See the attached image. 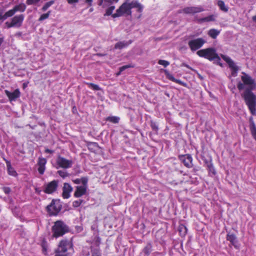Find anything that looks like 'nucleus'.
I'll return each mask as SVG.
<instances>
[{
	"mask_svg": "<svg viewBox=\"0 0 256 256\" xmlns=\"http://www.w3.org/2000/svg\"><path fill=\"white\" fill-rule=\"evenodd\" d=\"M196 54L199 56L204 58L210 61L216 60L220 62V57L218 56L216 52V50L214 48H209L200 50H198Z\"/></svg>",
	"mask_w": 256,
	"mask_h": 256,
	"instance_id": "obj_3",
	"label": "nucleus"
},
{
	"mask_svg": "<svg viewBox=\"0 0 256 256\" xmlns=\"http://www.w3.org/2000/svg\"><path fill=\"white\" fill-rule=\"evenodd\" d=\"M250 130L251 134L253 138L256 140V126L252 120V118H250Z\"/></svg>",
	"mask_w": 256,
	"mask_h": 256,
	"instance_id": "obj_22",
	"label": "nucleus"
},
{
	"mask_svg": "<svg viewBox=\"0 0 256 256\" xmlns=\"http://www.w3.org/2000/svg\"><path fill=\"white\" fill-rule=\"evenodd\" d=\"M132 42V40H130L128 41H122L119 42L116 44L114 46L115 49H119L121 50L124 48L127 47L130 44H131Z\"/></svg>",
	"mask_w": 256,
	"mask_h": 256,
	"instance_id": "obj_19",
	"label": "nucleus"
},
{
	"mask_svg": "<svg viewBox=\"0 0 256 256\" xmlns=\"http://www.w3.org/2000/svg\"><path fill=\"white\" fill-rule=\"evenodd\" d=\"M105 2L112 4V0H104Z\"/></svg>",
	"mask_w": 256,
	"mask_h": 256,
	"instance_id": "obj_55",
	"label": "nucleus"
},
{
	"mask_svg": "<svg viewBox=\"0 0 256 256\" xmlns=\"http://www.w3.org/2000/svg\"><path fill=\"white\" fill-rule=\"evenodd\" d=\"M184 228L185 230H186V227H184V226H180V229H181V228Z\"/></svg>",
	"mask_w": 256,
	"mask_h": 256,
	"instance_id": "obj_57",
	"label": "nucleus"
},
{
	"mask_svg": "<svg viewBox=\"0 0 256 256\" xmlns=\"http://www.w3.org/2000/svg\"><path fill=\"white\" fill-rule=\"evenodd\" d=\"M218 5L220 7V9L224 12H227L228 9V8L225 6L224 2L222 0H219L218 2Z\"/></svg>",
	"mask_w": 256,
	"mask_h": 256,
	"instance_id": "obj_26",
	"label": "nucleus"
},
{
	"mask_svg": "<svg viewBox=\"0 0 256 256\" xmlns=\"http://www.w3.org/2000/svg\"><path fill=\"white\" fill-rule=\"evenodd\" d=\"M74 184H80L81 182V179L77 178L73 180Z\"/></svg>",
	"mask_w": 256,
	"mask_h": 256,
	"instance_id": "obj_45",
	"label": "nucleus"
},
{
	"mask_svg": "<svg viewBox=\"0 0 256 256\" xmlns=\"http://www.w3.org/2000/svg\"><path fill=\"white\" fill-rule=\"evenodd\" d=\"M55 256H68L67 254H56Z\"/></svg>",
	"mask_w": 256,
	"mask_h": 256,
	"instance_id": "obj_52",
	"label": "nucleus"
},
{
	"mask_svg": "<svg viewBox=\"0 0 256 256\" xmlns=\"http://www.w3.org/2000/svg\"><path fill=\"white\" fill-rule=\"evenodd\" d=\"M72 246V244L70 240H62L60 241L58 245L57 249L56 250V254H60V253H65L67 252L68 248Z\"/></svg>",
	"mask_w": 256,
	"mask_h": 256,
	"instance_id": "obj_6",
	"label": "nucleus"
},
{
	"mask_svg": "<svg viewBox=\"0 0 256 256\" xmlns=\"http://www.w3.org/2000/svg\"><path fill=\"white\" fill-rule=\"evenodd\" d=\"M48 17H40L39 21H42Z\"/></svg>",
	"mask_w": 256,
	"mask_h": 256,
	"instance_id": "obj_54",
	"label": "nucleus"
},
{
	"mask_svg": "<svg viewBox=\"0 0 256 256\" xmlns=\"http://www.w3.org/2000/svg\"><path fill=\"white\" fill-rule=\"evenodd\" d=\"M132 8L135 10L138 16H140L142 14L144 6L138 1L132 0L131 2Z\"/></svg>",
	"mask_w": 256,
	"mask_h": 256,
	"instance_id": "obj_15",
	"label": "nucleus"
},
{
	"mask_svg": "<svg viewBox=\"0 0 256 256\" xmlns=\"http://www.w3.org/2000/svg\"><path fill=\"white\" fill-rule=\"evenodd\" d=\"M88 179L87 178L83 177L81 178V182L83 186H87Z\"/></svg>",
	"mask_w": 256,
	"mask_h": 256,
	"instance_id": "obj_38",
	"label": "nucleus"
},
{
	"mask_svg": "<svg viewBox=\"0 0 256 256\" xmlns=\"http://www.w3.org/2000/svg\"><path fill=\"white\" fill-rule=\"evenodd\" d=\"M4 92L10 101L15 100L20 96V92L18 89L14 90L12 92H10L8 90H5Z\"/></svg>",
	"mask_w": 256,
	"mask_h": 256,
	"instance_id": "obj_16",
	"label": "nucleus"
},
{
	"mask_svg": "<svg viewBox=\"0 0 256 256\" xmlns=\"http://www.w3.org/2000/svg\"><path fill=\"white\" fill-rule=\"evenodd\" d=\"M68 231V226L63 221L57 220L52 228V236L58 238L62 236Z\"/></svg>",
	"mask_w": 256,
	"mask_h": 256,
	"instance_id": "obj_2",
	"label": "nucleus"
},
{
	"mask_svg": "<svg viewBox=\"0 0 256 256\" xmlns=\"http://www.w3.org/2000/svg\"><path fill=\"white\" fill-rule=\"evenodd\" d=\"M46 163V160L45 158H39L38 164V166H45Z\"/></svg>",
	"mask_w": 256,
	"mask_h": 256,
	"instance_id": "obj_31",
	"label": "nucleus"
},
{
	"mask_svg": "<svg viewBox=\"0 0 256 256\" xmlns=\"http://www.w3.org/2000/svg\"><path fill=\"white\" fill-rule=\"evenodd\" d=\"M238 68L231 70H232V75L233 76H234V77L236 76H237V73H238Z\"/></svg>",
	"mask_w": 256,
	"mask_h": 256,
	"instance_id": "obj_42",
	"label": "nucleus"
},
{
	"mask_svg": "<svg viewBox=\"0 0 256 256\" xmlns=\"http://www.w3.org/2000/svg\"><path fill=\"white\" fill-rule=\"evenodd\" d=\"M204 10V8L201 6L186 7L182 10L186 14H194Z\"/></svg>",
	"mask_w": 256,
	"mask_h": 256,
	"instance_id": "obj_12",
	"label": "nucleus"
},
{
	"mask_svg": "<svg viewBox=\"0 0 256 256\" xmlns=\"http://www.w3.org/2000/svg\"><path fill=\"white\" fill-rule=\"evenodd\" d=\"M58 187V181L54 180L44 185V192L48 194H52L55 192Z\"/></svg>",
	"mask_w": 256,
	"mask_h": 256,
	"instance_id": "obj_9",
	"label": "nucleus"
},
{
	"mask_svg": "<svg viewBox=\"0 0 256 256\" xmlns=\"http://www.w3.org/2000/svg\"><path fill=\"white\" fill-rule=\"evenodd\" d=\"M152 251V246L148 244L143 250V252L146 254V256H148Z\"/></svg>",
	"mask_w": 256,
	"mask_h": 256,
	"instance_id": "obj_27",
	"label": "nucleus"
},
{
	"mask_svg": "<svg viewBox=\"0 0 256 256\" xmlns=\"http://www.w3.org/2000/svg\"><path fill=\"white\" fill-rule=\"evenodd\" d=\"M92 256H101L99 254L98 252L96 250V252L92 253Z\"/></svg>",
	"mask_w": 256,
	"mask_h": 256,
	"instance_id": "obj_46",
	"label": "nucleus"
},
{
	"mask_svg": "<svg viewBox=\"0 0 256 256\" xmlns=\"http://www.w3.org/2000/svg\"><path fill=\"white\" fill-rule=\"evenodd\" d=\"M132 10L131 2L128 3L126 2L123 3L117 10L116 13L112 14V16H120L122 14L131 16Z\"/></svg>",
	"mask_w": 256,
	"mask_h": 256,
	"instance_id": "obj_5",
	"label": "nucleus"
},
{
	"mask_svg": "<svg viewBox=\"0 0 256 256\" xmlns=\"http://www.w3.org/2000/svg\"><path fill=\"white\" fill-rule=\"evenodd\" d=\"M45 169V166H38V172L40 174H42L44 172Z\"/></svg>",
	"mask_w": 256,
	"mask_h": 256,
	"instance_id": "obj_36",
	"label": "nucleus"
},
{
	"mask_svg": "<svg viewBox=\"0 0 256 256\" xmlns=\"http://www.w3.org/2000/svg\"><path fill=\"white\" fill-rule=\"evenodd\" d=\"M118 0H112V2H118Z\"/></svg>",
	"mask_w": 256,
	"mask_h": 256,
	"instance_id": "obj_59",
	"label": "nucleus"
},
{
	"mask_svg": "<svg viewBox=\"0 0 256 256\" xmlns=\"http://www.w3.org/2000/svg\"><path fill=\"white\" fill-rule=\"evenodd\" d=\"M182 66H184L186 67L187 68H190V70L192 69L188 65V64H183Z\"/></svg>",
	"mask_w": 256,
	"mask_h": 256,
	"instance_id": "obj_51",
	"label": "nucleus"
},
{
	"mask_svg": "<svg viewBox=\"0 0 256 256\" xmlns=\"http://www.w3.org/2000/svg\"><path fill=\"white\" fill-rule=\"evenodd\" d=\"M150 126H151L152 128V130H154L156 132H157L158 130V124H156V122H154L151 121Z\"/></svg>",
	"mask_w": 256,
	"mask_h": 256,
	"instance_id": "obj_34",
	"label": "nucleus"
},
{
	"mask_svg": "<svg viewBox=\"0 0 256 256\" xmlns=\"http://www.w3.org/2000/svg\"><path fill=\"white\" fill-rule=\"evenodd\" d=\"M56 162L60 168L66 169L71 168L73 164L72 160H67L61 156L58 157Z\"/></svg>",
	"mask_w": 256,
	"mask_h": 256,
	"instance_id": "obj_8",
	"label": "nucleus"
},
{
	"mask_svg": "<svg viewBox=\"0 0 256 256\" xmlns=\"http://www.w3.org/2000/svg\"><path fill=\"white\" fill-rule=\"evenodd\" d=\"M87 186H80L76 187V191L74 193V196L76 198H79L84 195L86 192Z\"/></svg>",
	"mask_w": 256,
	"mask_h": 256,
	"instance_id": "obj_17",
	"label": "nucleus"
},
{
	"mask_svg": "<svg viewBox=\"0 0 256 256\" xmlns=\"http://www.w3.org/2000/svg\"><path fill=\"white\" fill-rule=\"evenodd\" d=\"M2 189L4 192L6 194H8L10 192V188L8 187H4Z\"/></svg>",
	"mask_w": 256,
	"mask_h": 256,
	"instance_id": "obj_41",
	"label": "nucleus"
},
{
	"mask_svg": "<svg viewBox=\"0 0 256 256\" xmlns=\"http://www.w3.org/2000/svg\"><path fill=\"white\" fill-rule=\"evenodd\" d=\"M60 202L53 200L50 204L46 206V210L50 216H56L62 209Z\"/></svg>",
	"mask_w": 256,
	"mask_h": 256,
	"instance_id": "obj_4",
	"label": "nucleus"
},
{
	"mask_svg": "<svg viewBox=\"0 0 256 256\" xmlns=\"http://www.w3.org/2000/svg\"><path fill=\"white\" fill-rule=\"evenodd\" d=\"M45 152L52 154L54 152V151L47 148L45 150Z\"/></svg>",
	"mask_w": 256,
	"mask_h": 256,
	"instance_id": "obj_48",
	"label": "nucleus"
},
{
	"mask_svg": "<svg viewBox=\"0 0 256 256\" xmlns=\"http://www.w3.org/2000/svg\"><path fill=\"white\" fill-rule=\"evenodd\" d=\"M7 17H0V18H4V20H5ZM1 20V18H0Z\"/></svg>",
	"mask_w": 256,
	"mask_h": 256,
	"instance_id": "obj_62",
	"label": "nucleus"
},
{
	"mask_svg": "<svg viewBox=\"0 0 256 256\" xmlns=\"http://www.w3.org/2000/svg\"><path fill=\"white\" fill-rule=\"evenodd\" d=\"M242 81H240L237 88L239 90H244L242 97L244 100L252 115L256 114V95L252 92L256 89V81L249 74L242 72Z\"/></svg>",
	"mask_w": 256,
	"mask_h": 256,
	"instance_id": "obj_1",
	"label": "nucleus"
},
{
	"mask_svg": "<svg viewBox=\"0 0 256 256\" xmlns=\"http://www.w3.org/2000/svg\"><path fill=\"white\" fill-rule=\"evenodd\" d=\"M167 77L168 78L169 80H171L172 82H176L182 85H184V83L180 80L176 79L172 74H167Z\"/></svg>",
	"mask_w": 256,
	"mask_h": 256,
	"instance_id": "obj_28",
	"label": "nucleus"
},
{
	"mask_svg": "<svg viewBox=\"0 0 256 256\" xmlns=\"http://www.w3.org/2000/svg\"><path fill=\"white\" fill-rule=\"evenodd\" d=\"M158 64L160 65H162L164 67H166L170 64V62L168 61L160 60L158 62Z\"/></svg>",
	"mask_w": 256,
	"mask_h": 256,
	"instance_id": "obj_33",
	"label": "nucleus"
},
{
	"mask_svg": "<svg viewBox=\"0 0 256 256\" xmlns=\"http://www.w3.org/2000/svg\"><path fill=\"white\" fill-rule=\"evenodd\" d=\"M130 67H131L130 65H126V66H121L120 68V72H122L124 70L126 69L130 68Z\"/></svg>",
	"mask_w": 256,
	"mask_h": 256,
	"instance_id": "obj_39",
	"label": "nucleus"
},
{
	"mask_svg": "<svg viewBox=\"0 0 256 256\" xmlns=\"http://www.w3.org/2000/svg\"><path fill=\"white\" fill-rule=\"evenodd\" d=\"M4 160H5L6 164L8 174L10 176H16L18 174L17 172L14 170V169L12 167L10 162L6 159H4Z\"/></svg>",
	"mask_w": 256,
	"mask_h": 256,
	"instance_id": "obj_20",
	"label": "nucleus"
},
{
	"mask_svg": "<svg viewBox=\"0 0 256 256\" xmlns=\"http://www.w3.org/2000/svg\"><path fill=\"white\" fill-rule=\"evenodd\" d=\"M120 74H121V72H120V71H119V72L117 73V75H118H118H120Z\"/></svg>",
	"mask_w": 256,
	"mask_h": 256,
	"instance_id": "obj_61",
	"label": "nucleus"
},
{
	"mask_svg": "<svg viewBox=\"0 0 256 256\" xmlns=\"http://www.w3.org/2000/svg\"><path fill=\"white\" fill-rule=\"evenodd\" d=\"M67 1L70 4H76L78 2V0H67Z\"/></svg>",
	"mask_w": 256,
	"mask_h": 256,
	"instance_id": "obj_43",
	"label": "nucleus"
},
{
	"mask_svg": "<svg viewBox=\"0 0 256 256\" xmlns=\"http://www.w3.org/2000/svg\"><path fill=\"white\" fill-rule=\"evenodd\" d=\"M208 167L209 170L210 172H212L213 174H214V172H213V171H214V168L212 166V164H210L208 165Z\"/></svg>",
	"mask_w": 256,
	"mask_h": 256,
	"instance_id": "obj_44",
	"label": "nucleus"
},
{
	"mask_svg": "<svg viewBox=\"0 0 256 256\" xmlns=\"http://www.w3.org/2000/svg\"><path fill=\"white\" fill-rule=\"evenodd\" d=\"M83 202V200H75L72 202V206L74 208L78 207Z\"/></svg>",
	"mask_w": 256,
	"mask_h": 256,
	"instance_id": "obj_35",
	"label": "nucleus"
},
{
	"mask_svg": "<svg viewBox=\"0 0 256 256\" xmlns=\"http://www.w3.org/2000/svg\"><path fill=\"white\" fill-rule=\"evenodd\" d=\"M220 56L228 64L231 70L238 68L230 57L224 54H221Z\"/></svg>",
	"mask_w": 256,
	"mask_h": 256,
	"instance_id": "obj_18",
	"label": "nucleus"
},
{
	"mask_svg": "<svg viewBox=\"0 0 256 256\" xmlns=\"http://www.w3.org/2000/svg\"><path fill=\"white\" fill-rule=\"evenodd\" d=\"M100 56H104L103 54H99Z\"/></svg>",
	"mask_w": 256,
	"mask_h": 256,
	"instance_id": "obj_63",
	"label": "nucleus"
},
{
	"mask_svg": "<svg viewBox=\"0 0 256 256\" xmlns=\"http://www.w3.org/2000/svg\"><path fill=\"white\" fill-rule=\"evenodd\" d=\"M41 190H39L38 188H36V192L38 194H40Z\"/></svg>",
	"mask_w": 256,
	"mask_h": 256,
	"instance_id": "obj_53",
	"label": "nucleus"
},
{
	"mask_svg": "<svg viewBox=\"0 0 256 256\" xmlns=\"http://www.w3.org/2000/svg\"><path fill=\"white\" fill-rule=\"evenodd\" d=\"M252 18H253L252 19H253L254 22H256V17H252Z\"/></svg>",
	"mask_w": 256,
	"mask_h": 256,
	"instance_id": "obj_58",
	"label": "nucleus"
},
{
	"mask_svg": "<svg viewBox=\"0 0 256 256\" xmlns=\"http://www.w3.org/2000/svg\"><path fill=\"white\" fill-rule=\"evenodd\" d=\"M83 254L85 256H90V250L88 248H84L82 250Z\"/></svg>",
	"mask_w": 256,
	"mask_h": 256,
	"instance_id": "obj_37",
	"label": "nucleus"
},
{
	"mask_svg": "<svg viewBox=\"0 0 256 256\" xmlns=\"http://www.w3.org/2000/svg\"><path fill=\"white\" fill-rule=\"evenodd\" d=\"M87 84L90 88H92L94 90H100V88L98 85L94 84L93 83H87Z\"/></svg>",
	"mask_w": 256,
	"mask_h": 256,
	"instance_id": "obj_30",
	"label": "nucleus"
},
{
	"mask_svg": "<svg viewBox=\"0 0 256 256\" xmlns=\"http://www.w3.org/2000/svg\"><path fill=\"white\" fill-rule=\"evenodd\" d=\"M26 10V6L24 4L16 5L14 8L8 11L3 16H12L16 12H22Z\"/></svg>",
	"mask_w": 256,
	"mask_h": 256,
	"instance_id": "obj_10",
	"label": "nucleus"
},
{
	"mask_svg": "<svg viewBox=\"0 0 256 256\" xmlns=\"http://www.w3.org/2000/svg\"><path fill=\"white\" fill-rule=\"evenodd\" d=\"M48 14H49L48 13H46V14H42L40 16H48Z\"/></svg>",
	"mask_w": 256,
	"mask_h": 256,
	"instance_id": "obj_56",
	"label": "nucleus"
},
{
	"mask_svg": "<svg viewBox=\"0 0 256 256\" xmlns=\"http://www.w3.org/2000/svg\"><path fill=\"white\" fill-rule=\"evenodd\" d=\"M72 190V188L68 183H64L62 188V197L64 198H68L70 196V194Z\"/></svg>",
	"mask_w": 256,
	"mask_h": 256,
	"instance_id": "obj_14",
	"label": "nucleus"
},
{
	"mask_svg": "<svg viewBox=\"0 0 256 256\" xmlns=\"http://www.w3.org/2000/svg\"><path fill=\"white\" fill-rule=\"evenodd\" d=\"M205 42V40L202 38H198L190 40L188 44L191 50L195 51L200 48Z\"/></svg>",
	"mask_w": 256,
	"mask_h": 256,
	"instance_id": "obj_7",
	"label": "nucleus"
},
{
	"mask_svg": "<svg viewBox=\"0 0 256 256\" xmlns=\"http://www.w3.org/2000/svg\"><path fill=\"white\" fill-rule=\"evenodd\" d=\"M104 0H98V3L99 6H102L103 4Z\"/></svg>",
	"mask_w": 256,
	"mask_h": 256,
	"instance_id": "obj_49",
	"label": "nucleus"
},
{
	"mask_svg": "<svg viewBox=\"0 0 256 256\" xmlns=\"http://www.w3.org/2000/svg\"><path fill=\"white\" fill-rule=\"evenodd\" d=\"M92 0H86V2L90 6L92 5Z\"/></svg>",
	"mask_w": 256,
	"mask_h": 256,
	"instance_id": "obj_47",
	"label": "nucleus"
},
{
	"mask_svg": "<svg viewBox=\"0 0 256 256\" xmlns=\"http://www.w3.org/2000/svg\"><path fill=\"white\" fill-rule=\"evenodd\" d=\"M115 8V6H110V7H109L106 10V14H104V16H110L114 10Z\"/></svg>",
	"mask_w": 256,
	"mask_h": 256,
	"instance_id": "obj_29",
	"label": "nucleus"
},
{
	"mask_svg": "<svg viewBox=\"0 0 256 256\" xmlns=\"http://www.w3.org/2000/svg\"><path fill=\"white\" fill-rule=\"evenodd\" d=\"M220 34V32L216 29H211L208 31V35L212 38H216Z\"/></svg>",
	"mask_w": 256,
	"mask_h": 256,
	"instance_id": "obj_23",
	"label": "nucleus"
},
{
	"mask_svg": "<svg viewBox=\"0 0 256 256\" xmlns=\"http://www.w3.org/2000/svg\"><path fill=\"white\" fill-rule=\"evenodd\" d=\"M57 173L62 178H65L69 176L66 172L64 170H58Z\"/></svg>",
	"mask_w": 256,
	"mask_h": 256,
	"instance_id": "obj_32",
	"label": "nucleus"
},
{
	"mask_svg": "<svg viewBox=\"0 0 256 256\" xmlns=\"http://www.w3.org/2000/svg\"><path fill=\"white\" fill-rule=\"evenodd\" d=\"M23 21V17H13L10 22H6V24L8 28L14 26L18 27L20 26Z\"/></svg>",
	"mask_w": 256,
	"mask_h": 256,
	"instance_id": "obj_11",
	"label": "nucleus"
},
{
	"mask_svg": "<svg viewBox=\"0 0 256 256\" xmlns=\"http://www.w3.org/2000/svg\"><path fill=\"white\" fill-rule=\"evenodd\" d=\"M40 0H26V3L28 4H32L38 2Z\"/></svg>",
	"mask_w": 256,
	"mask_h": 256,
	"instance_id": "obj_40",
	"label": "nucleus"
},
{
	"mask_svg": "<svg viewBox=\"0 0 256 256\" xmlns=\"http://www.w3.org/2000/svg\"><path fill=\"white\" fill-rule=\"evenodd\" d=\"M226 240L230 241V243L234 246L236 247L238 240L236 236L232 234L228 233L226 236Z\"/></svg>",
	"mask_w": 256,
	"mask_h": 256,
	"instance_id": "obj_21",
	"label": "nucleus"
},
{
	"mask_svg": "<svg viewBox=\"0 0 256 256\" xmlns=\"http://www.w3.org/2000/svg\"><path fill=\"white\" fill-rule=\"evenodd\" d=\"M179 158L181 162H183L184 165L187 168H190L192 166V158L190 155L186 154L180 156Z\"/></svg>",
	"mask_w": 256,
	"mask_h": 256,
	"instance_id": "obj_13",
	"label": "nucleus"
},
{
	"mask_svg": "<svg viewBox=\"0 0 256 256\" xmlns=\"http://www.w3.org/2000/svg\"><path fill=\"white\" fill-rule=\"evenodd\" d=\"M42 252L44 254L46 253V248L44 246H42Z\"/></svg>",
	"mask_w": 256,
	"mask_h": 256,
	"instance_id": "obj_50",
	"label": "nucleus"
},
{
	"mask_svg": "<svg viewBox=\"0 0 256 256\" xmlns=\"http://www.w3.org/2000/svg\"><path fill=\"white\" fill-rule=\"evenodd\" d=\"M120 118L118 116H108L106 118V120L114 124H118L119 122Z\"/></svg>",
	"mask_w": 256,
	"mask_h": 256,
	"instance_id": "obj_25",
	"label": "nucleus"
},
{
	"mask_svg": "<svg viewBox=\"0 0 256 256\" xmlns=\"http://www.w3.org/2000/svg\"><path fill=\"white\" fill-rule=\"evenodd\" d=\"M214 20H215L214 17H204L196 20L199 23L214 21Z\"/></svg>",
	"mask_w": 256,
	"mask_h": 256,
	"instance_id": "obj_24",
	"label": "nucleus"
},
{
	"mask_svg": "<svg viewBox=\"0 0 256 256\" xmlns=\"http://www.w3.org/2000/svg\"><path fill=\"white\" fill-rule=\"evenodd\" d=\"M16 35L20 36H21V33L18 32V33L16 34Z\"/></svg>",
	"mask_w": 256,
	"mask_h": 256,
	"instance_id": "obj_60",
	"label": "nucleus"
}]
</instances>
